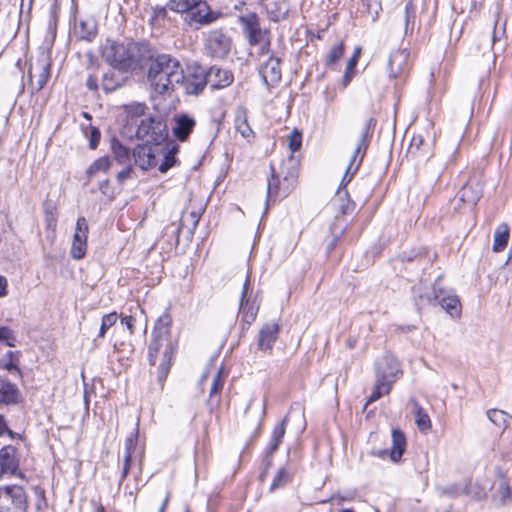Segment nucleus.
Listing matches in <instances>:
<instances>
[{"instance_id": "obj_1", "label": "nucleus", "mask_w": 512, "mask_h": 512, "mask_svg": "<svg viewBox=\"0 0 512 512\" xmlns=\"http://www.w3.org/2000/svg\"><path fill=\"white\" fill-rule=\"evenodd\" d=\"M147 77L154 92L160 95L169 94L183 80V68L178 59L161 54L151 60Z\"/></svg>"}, {"instance_id": "obj_2", "label": "nucleus", "mask_w": 512, "mask_h": 512, "mask_svg": "<svg viewBox=\"0 0 512 512\" xmlns=\"http://www.w3.org/2000/svg\"><path fill=\"white\" fill-rule=\"evenodd\" d=\"M376 382L366 406L390 393L392 386L402 376V370L397 359L391 354H385L375 363Z\"/></svg>"}, {"instance_id": "obj_3", "label": "nucleus", "mask_w": 512, "mask_h": 512, "mask_svg": "<svg viewBox=\"0 0 512 512\" xmlns=\"http://www.w3.org/2000/svg\"><path fill=\"white\" fill-rule=\"evenodd\" d=\"M297 177V162L292 155L282 162L279 172H276L271 165V177L267 185V199L276 200L287 197L294 189Z\"/></svg>"}, {"instance_id": "obj_4", "label": "nucleus", "mask_w": 512, "mask_h": 512, "mask_svg": "<svg viewBox=\"0 0 512 512\" xmlns=\"http://www.w3.org/2000/svg\"><path fill=\"white\" fill-rule=\"evenodd\" d=\"M174 347L170 339L152 335L148 347L149 363L152 366L158 364V379L163 381L170 370Z\"/></svg>"}, {"instance_id": "obj_5", "label": "nucleus", "mask_w": 512, "mask_h": 512, "mask_svg": "<svg viewBox=\"0 0 512 512\" xmlns=\"http://www.w3.org/2000/svg\"><path fill=\"white\" fill-rule=\"evenodd\" d=\"M440 284V280L438 279L435 281L432 287V292L426 294H419V304H440L441 307L451 316H459L461 312V304L458 297L450 293L449 291L443 289Z\"/></svg>"}, {"instance_id": "obj_6", "label": "nucleus", "mask_w": 512, "mask_h": 512, "mask_svg": "<svg viewBox=\"0 0 512 512\" xmlns=\"http://www.w3.org/2000/svg\"><path fill=\"white\" fill-rule=\"evenodd\" d=\"M231 46V37L223 28L210 30L204 38V48L206 54L212 58H226L230 53Z\"/></svg>"}, {"instance_id": "obj_7", "label": "nucleus", "mask_w": 512, "mask_h": 512, "mask_svg": "<svg viewBox=\"0 0 512 512\" xmlns=\"http://www.w3.org/2000/svg\"><path fill=\"white\" fill-rule=\"evenodd\" d=\"M26 493L21 486L11 485L0 488V512H25Z\"/></svg>"}, {"instance_id": "obj_8", "label": "nucleus", "mask_w": 512, "mask_h": 512, "mask_svg": "<svg viewBox=\"0 0 512 512\" xmlns=\"http://www.w3.org/2000/svg\"><path fill=\"white\" fill-rule=\"evenodd\" d=\"M241 22L248 34L250 45L262 44L261 54H268L270 50V33L268 30L261 28L257 15L249 14L241 17Z\"/></svg>"}, {"instance_id": "obj_9", "label": "nucleus", "mask_w": 512, "mask_h": 512, "mask_svg": "<svg viewBox=\"0 0 512 512\" xmlns=\"http://www.w3.org/2000/svg\"><path fill=\"white\" fill-rule=\"evenodd\" d=\"M103 56L115 68H127L133 60L131 46L118 42L108 43L104 47Z\"/></svg>"}, {"instance_id": "obj_10", "label": "nucleus", "mask_w": 512, "mask_h": 512, "mask_svg": "<svg viewBox=\"0 0 512 512\" xmlns=\"http://www.w3.org/2000/svg\"><path fill=\"white\" fill-rule=\"evenodd\" d=\"M223 13L212 10L210 5L204 0H194L191 4V10L188 15L189 23H196L200 26L210 25L220 18Z\"/></svg>"}, {"instance_id": "obj_11", "label": "nucleus", "mask_w": 512, "mask_h": 512, "mask_svg": "<svg viewBox=\"0 0 512 512\" xmlns=\"http://www.w3.org/2000/svg\"><path fill=\"white\" fill-rule=\"evenodd\" d=\"M375 124H376V120L374 118H369L365 124V126L363 127L362 129V132H361V135H360V138H359V141H358V144H357V147L354 151V154L351 158V161H350V164L349 166L347 167L346 169V172H345V175L342 179V182H341V185H346L352 178L353 174L351 176H348L349 174V171L351 169V167L353 166L354 162L356 161L357 157L361 154L360 156V160L358 161L354 171H356L364 157V154L366 152V149L368 147V144H369V139L372 135V132L374 130V127H375Z\"/></svg>"}, {"instance_id": "obj_12", "label": "nucleus", "mask_w": 512, "mask_h": 512, "mask_svg": "<svg viewBox=\"0 0 512 512\" xmlns=\"http://www.w3.org/2000/svg\"><path fill=\"white\" fill-rule=\"evenodd\" d=\"M137 136L147 137L153 142L160 143L167 136L166 125L160 119L145 117L138 124Z\"/></svg>"}, {"instance_id": "obj_13", "label": "nucleus", "mask_w": 512, "mask_h": 512, "mask_svg": "<svg viewBox=\"0 0 512 512\" xmlns=\"http://www.w3.org/2000/svg\"><path fill=\"white\" fill-rule=\"evenodd\" d=\"M28 77L33 90H42L50 77V63L48 59L46 57H41L35 62H31L29 65Z\"/></svg>"}, {"instance_id": "obj_14", "label": "nucleus", "mask_w": 512, "mask_h": 512, "mask_svg": "<svg viewBox=\"0 0 512 512\" xmlns=\"http://www.w3.org/2000/svg\"><path fill=\"white\" fill-rule=\"evenodd\" d=\"M207 85V75L204 68L195 66L185 75L178 87H182L187 94L196 95Z\"/></svg>"}, {"instance_id": "obj_15", "label": "nucleus", "mask_w": 512, "mask_h": 512, "mask_svg": "<svg viewBox=\"0 0 512 512\" xmlns=\"http://www.w3.org/2000/svg\"><path fill=\"white\" fill-rule=\"evenodd\" d=\"M389 77L396 79L406 75L410 69V53L407 49H397L391 53L388 65Z\"/></svg>"}, {"instance_id": "obj_16", "label": "nucleus", "mask_w": 512, "mask_h": 512, "mask_svg": "<svg viewBox=\"0 0 512 512\" xmlns=\"http://www.w3.org/2000/svg\"><path fill=\"white\" fill-rule=\"evenodd\" d=\"M88 224L85 217H79L73 236L70 254L74 259H82L87 248Z\"/></svg>"}, {"instance_id": "obj_17", "label": "nucleus", "mask_w": 512, "mask_h": 512, "mask_svg": "<svg viewBox=\"0 0 512 512\" xmlns=\"http://www.w3.org/2000/svg\"><path fill=\"white\" fill-rule=\"evenodd\" d=\"M259 74L263 80V83L267 87H274L281 80V68L280 59L277 57L270 56L268 60L261 64L259 68Z\"/></svg>"}, {"instance_id": "obj_18", "label": "nucleus", "mask_w": 512, "mask_h": 512, "mask_svg": "<svg viewBox=\"0 0 512 512\" xmlns=\"http://www.w3.org/2000/svg\"><path fill=\"white\" fill-rule=\"evenodd\" d=\"M18 467L16 448L11 445L2 447L0 449V478L16 474Z\"/></svg>"}, {"instance_id": "obj_19", "label": "nucleus", "mask_w": 512, "mask_h": 512, "mask_svg": "<svg viewBox=\"0 0 512 512\" xmlns=\"http://www.w3.org/2000/svg\"><path fill=\"white\" fill-rule=\"evenodd\" d=\"M406 448V439L404 433L399 429L392 430V447L389 450H379L377 452H373V455L378 457H385L387 455L390 456L393 462H398Z\"/></svg>"}, {"instance_id": "obj_20", "label": "nucleus", "mask_w": 512, "mask_h": 512, "mask_svg": "<svg viewBox=\"0 0 512 512\" xmlns=\"http://www.w3.org/2000/svg\"><path fill=\"white\" fill-rule=\"evenodd\" d=\"M280 325L277 322H269L262 326L259 331L258 347L260 350H271L278 338Z\"/></svg>"}, {"instance_id": "obj_21", "label": "nucleus", "mask_w": 512, "mask_h": 512, "mask_svg": "<svg viewBox=\"0 0 512 512\" xmlns=\"http://www.w3.org/2000/svg\"><path fill=\"white\" fill-rule=\"evenodd\" d=\"M206 75L207 84H210L213 89L225 88L233 82V74L218 66H212L208 71H206Z\"/></svg>"}, {"instance_id": "obj_22", "label": "nucleus", "mask_w": 512, "mask_h": 512, "mask_svg": "<svg viewBox=\"0 0 512 512\" xmlns=\"http://www.w3.org/2000/svg\"><path fill=\"white\" fill-rule=\"evenodd\" d=\"M270 20L280 22L288 16L289 6L286 0H262Z\"/></svg>"}, {"instance_id": "obj_23", "label": "nucleus", "mask_w": 512, "mask_h": 512, "mask_svg": "<svg viewBox=\"0 0 512 512\" xmlns=\"http://www.w3.org/2000/svg\"><path fill=\"white\" fill-rule=\"evenodd\" d=\"M133 157L135 164L142 170H147L156 164L153 150L148 145L136 146L133 150Z\"/></svg>"}, {"instance_id": "obj_24", "label": "nucleus", "mask_w": 512, "mask_h": 512, "mask_svg": "<svg viewBox=\"0 0 512 512\" xmlns=\"http://www.w3.org/2000/svg\"><path fill=\"white\" fill-rule=\"evenodd\" d=\"M482 191L478 184L467 183L457 194V200L467 205L474 207L481 198Z\"/></svg>"}, {"instance_id": "obj_25", "label": "nucleus", "mask_w": 512, "mask_h": 512, "mask_svg": "<svg viewBox=\"0 0 512 512\" xmlns=\"http://www.w3.org/2000/svg\"><path fill=\"white\" fill-rule=\"evenodd\" d=\"M21 400L19 389L6 379L0 378V403L16 404Z\"/></svg>"}, {"instance_id": "obj_26", "label": "nucleus", "mask_w": 512, "mask_h": 512, "mask_svg": "<svg viewBox=\"0 0 512 512\" xmlns=\"http://www.w3.org/2000/svg\"><path fill=\"white\" fill-rule=\"evenodd\" d=\"M137 439H138V424H136L134 431L125 440V454H124V463H123V470H122V474H121V480H124L129 473V470L131 467L132 453L135 450V447L137 444Z\"/></svg>"}, {"instance_id": "obj_27", "label": "nucleus", "mask_w": 512, "mask_h": 512, "mask_svg": "<svg viewBox=\"0 0 512 512\" xmlns=\"http://www.w3.org/2000/svg\"><path fill=\"white\" fill-rule=\"evenodd\" d=\"M194 127L195 121L193 118L187 115H181L176 118L175 126L173 127V134L178 140L185 141Z\"/></svg>"}, {"instance_id": "obj_28", "label": "nucleus", "mask_w": 512, "mask_h": 512, "mask_svg": "<svg viewBox=\"0 0 512 512\" xmlns=\"http://www.w3.org/2000/svg\"><path fill=\"white\" fill-rule=\"evenodd\" d=\"M410 404L412 405V410L415 416V423L418 429L421 432L427 433L432 427L429 415L424 411V409L415 399H410Z\"/></svg>"}, {"instance_id": "obj_29", "label": "nucleus", "mask_w": 512, "mask_h": 512, "mask_svg": "<svg viewBox=\"0 0 512 512\" xmlns=\"http://www.w3.org/2000/svg\"><path fill=\"white\" fill-rule=\"evenodd\" d=\"M235 128L241 136L248 141L254 138V131L248 123L247 111L245 108L238 109L235 117Z\"/></svg>"}, {"instance_id": "obj_30", "label": "nucleus", "mask_w": 512, "mask_h": 512, "mask_svg": "<svg viewBox=\"0 0 512 512\" xmlns=\"http://www.w3.org/2000/svg\"><path fill=\"white\" fill-rule=\"evenodd\" d=\"M97 32L96 23L93 19L80 20L75 24V34L83 39L91 41Z\"/></svg>"}, {"instance_id": "obj_31", "label": "nucleus", "mask_w": 512, "mask_h": 512, "mask_svg": "<svg viewBox=\"0 0 512 512\" xmlns=\"http://www.w3.org/2000/svg\"><path fill=\"white\" fill-rule=\"evenodd\" d=\"M286 424L287 417L275 426L270 443L267 447V454H273L278 449L286 432Z\"/></svg>"}, {"instance_id": "obj_32", "label": "nucleus", "mask_w": 512, "mask_h": 512, "mask_svg": "<svg viewBox=\"0 0 512 512\" xmlns=\"http://www.w3.org/2000/svg\"><path fill=\"white\" fill-rule=\"evenodd\" d=\"M509 240V227L507 224L499 225L494 233L493 251L500 252L505 249Z\"/></svg>"}, {"instance_id": "obj_33", "label": "nucleus", "mask_w": 512, "mask_h": 512, "mask_svg": "<svg viewBox=\"0 0 512 512\" xmlns=\"http://www.w3.org/2000/svg\"><path fill=\"white\" fill-rule=\"evenodd\" d=\"M19 354L18 351H8L0 362V365L4 369L18 376L21 374L19 369Z\"/></svg>"}, {"instance_id": "obj_34", "label": "nucleus", "mask_w": 512, "mask_h": 512, "mask_svg": "<svg viewBox=\"0 0 512 512\" xmlns=\"http://www.w3.org/2000/svg\"><path fill=\"white\" fill-rule=\"evenodd\" d=\"M171 323V316L168 313L162 314L155 323L152 335L169 339Z\"/></svg>"}, {"instance_id": "obj_35", "label": "nucleus", "mask_w": 512, "mask_h": 512, "mask_svg": "<svg viewBox=\"0 0 512 512\" xmlns=\"http://www.w3.org/2000/svg\"><path fill=\"white\" fill-rule=\"evenodd\" d=\"M112 153L115 160L123 165L130 164V152L118 141L112 142Z\"/></svg>"}, {"instance_id": "obj_36", "label": "nucleus", "mask_w": 512, "mask_h": 512, "mask_svg": "<svg viewBox=\"0 0 512 512\" xmlns=\"http://www.w3.org/2000/svg\"><path fill=\"white\" fill-rule=\"evenodd\" d=\"M167 5L164 7L156 6L152 8L151 17L149 20L150 25L153 27L164 26V21L168 19Z\"/></svg>"}, {"instance_id": "obj_37", "label": "nucleus", "mask_w": 512, "mask_h": 512, "mask_svg": "<svg viewBox=\"0 0 512 512\" xmlns=\"http://www.w3.org/2000/svg\"><path fill=\"white\" fill-rule=\"evenodd\" d=\"M494 499L501 505H506L512 500V490L506 481H501L499 487L494 495Z\"/></svg>"}, {"instance_id": "obj_38", "label": "nucleus", "mask_w": 512, "mask_h": 512, "mask_svg": "<svg viewBox=\"0 0 512 512\" xmlns=\"http://www.w3.org/2000/svg\"><path fill=\"white\" fill-rule=\"evenodd\" d=\"M194 3V0H169L167 2V8L170 11L180 13V14H187L189 15V12L191 10V4Z\"/></svg>"}, {"instance_id": "obj_39", "label": "nucleus", "mask_w": 512, "mask_h": 512, "mask_svg": "<svg viewBox=\"0 0 512 512\" xmlns=\"http://www.w3.org/2000/svg\"><path fill=\"white\" fill-rule=\"evenodd\" d=\"M489 420L495 425L501 427L506 426L509 415L502 410L491 409L487 412Z\"/></svg>"}, {"instance_id": "obj_40", "label": "nucleus", "mask_w": 512, "mask_h": 512, "mask_svg": "<svg viewBox=\"0 0 512 512\" xmlns=\"http://www.w3.org/2000/svg\"><path fill=\"white\" fill-rule=\"evenodd\" d=\"M110 167V160L108 157H101L93 162L92 165L87 169V174L89 177L93 176L95 173L99 171L106 172Z\"/></svg>"}, {"instance_id": "obj_41", "label": "nucleus", "mask_w": 512, "mask_h": 512, "mask_svg": "<svg viewBox=\"0 0 512 512\" xmlns=\"http://www.w3.org/2000/svg\"><path fill=\"white\" fill-rule=\"evenodd\" d=\"M116 77L117 75L114 71L104 74L102 87L106 92H112L119 87L120 82Z\"/></svg>"}, {"instance_id": "obj_42", "label": "nucleus", "mask_w": 512, "mask_h": 512, "mask_svg": "<svg viewBox=\"0 0 512 512\" xmlns=\"http://www.w3.org/2000/svg\"><path fill=\"white\" fill-rule=\"evenodd\" d=\"M117 319H118V316H117V314L115 312L109 313V314H105L102 317V321H101V326H100V330H99V333H98V337L103 338L105 336L107 330L110 327H112L113 325H115Z\"/></svg>"}, {"instance_id": "obj_43", "label": "nucleus", "mask_w": 512, "mask_h": 512, "mask_svg": "<svg viewBox=\"0 0 512 512\" xmlns=\"http://www.w3.org/2000/svg\"><path fill=\"white\" fill-rule=\"evenodd\" d=\"M289 479L290 475L287 470L284 467L280 468L272 481L270 490L273 491L279 487L284 486L289 481Z\"/></svg>"}, {"instance_id": "obj_44", "label": "nucleus", "mask_w": 512, "mask_h": 512, "mask_svg": "<svg viewBox=\"0 0 512 512\" xmlns=\"http://www.w3.org/2000/svg\"><path fill=\"white\" fill-rule=\"evenodd\" d=\"M301 145H302L301 133H299L298 131L294 130L288 136V146H289V149L293 153V152L298 151L301 148Z\"/></svg>"}, {"instance_id": "obj_45", "label": "nucleus", "mask_w": 512, "mask_h": 512, "mask_svg": "<svg viewBox=\"0 0 512 512\" xmlns=\"http://www.w3.org/2000/svg\"><path fill=\"white\" fill-rule=\"evenodd\" d=\"M343 53H344L343 44L333 46L330 49L329 54L327 56V63L335 64L343 56Z\"/></svg>"}, {"instance_id": "obj_46", "label": "nucleus", "mask_w": 512, "mask_h": 512, "mask_svg": "<svg viewBox=\"0 0 512 512\" xmlns=\"http://www.w3.org/2000/svg\"><path fill=\"white\" fill-rule=\"evenodd\" d=\"M224 385V380L222 376V370L220 369L213 377L212 386L210 389V397H213L215 394H218Z\"/></svg>"}, {"instance_id": "obj_47", "label": "nucleus", "mask_w": 512, "mask_h": 512, "mask_svg": "<svg viewBox=\"0 0 512 512\" xmlns=\"http://www.w3.org/2000/svg\"><path fill=\"white\" fill-rule=\"evenodd\" d=\"M367 6V12L371 16L372 20H376L379 12L382 10L380 0H365Z\"/></svg>"}, {"instance_id": "obj_48", "label": "nucleus", "mask_w": 512, "mask_h": 512, "mask_svg": "<svg viewBox=\"0 0 512 512\" xmlns=\"http://www.w3.org/2000/svg\"><path fill=\"white\" fill-rule=\"evenodd\" d=\"M414 20H415V15L411 11V4L408 3V4H406L405 11H404L405 33H408L409 30L410 31L413 30Z\"/></svg>"}, {"instance_id": "obj_49", "label": "nucleus", "mask_w": 512, "mask_h": 512, "mask_svg": "<svg viewBox=\"0 0 512 512\" xmlns=\"http://www.w3.org/2000/svg\"><path fill=\"white\" fill-rule=\"evenodd\" d=\"M249 289H250V280H249V277H247L246 281L243 285V290H242V294H241L240 305H239L240 312H244V310L246 309V306L249 302V299L247 297Z\"/></svg>"}, {"instance_id": "obj_50", "label": "nucleus", "mask_w": 512, "mask_h": 512, "mask_svg": "<svg viewBox=\"0 0 512 512\" xmlns=\"http://www.w3.org/2000/svg\"><path fill=\"white\" fill-rule=\"evenodd\" d=\"M0 341H6L8 346L13 347L15 345V336L12 330L7 327H0Z\"/></svg>"}, {"instance_id": "obj_51", "label": "nucleus", "mask_w": 512, "mask_h": 512, "mask_svg": "<svg viewBox=\"0 0 512 512\" xmlns=\"http://www.w3.org/2000/svg\"><path fill=\"white\" fill-rule=\"evenodd\" d=\"M175 162V156L171 152L167 153L164 161L159 165V171L161 173H166L171 167L175 165Z\"/></svg>"}, {"instance_id": "obj_52", "label": "nucleus", "mask_w": 512, "mask_h": 512, "mask_svg": "<svg viewBox=\"0 0 512 512\" xmlns=\"http://www.w3.org/2000/svg\"><path fill=\"white\" fill-rule=\"evenodd\" d=\"M101 138V133L98 128L91 126L89 133V146L91 149H96Z\"/></svg>"}, {"instance_id": "obj_53", "label": "nucleus", "mask_w": 512, "mask_h": 512, "mask_svg": "<svg viewBox=\"0 0 512 512\" xmlns=\"http://www.w3.org/2000/svg\"><path fill=\"white\" fill-rule=\"evenodd\" d=\"M423 142H424V139L421 135L413 136V138L411 140L409 152L411 154H415L417 151L420 150Z\"/></svg>"}, {"instance_id": "obj_54", "label": "nucleus", "mask_w": 512, "mask_h": 512, "mask_svg": "<svg viewBox=\"0 0 512 512\" xmlns=\"http://www.w3.org/2000/svg\"><path fill=\"white\" fill-rule=\"evenodd\" d=\"M157 494H159L160 496H162V503H161V506L158 510V512H165V509L170 501V497H171V492L167 489H165L163 492H159L157 491L154 495V497L157 496Z\"/></svg>"}, {"instance_id": "obj_55", "label": "nucleus", "mask_w": 512, "mask_h": 512, "mask_svg": "<svg viewBox=\"0 0 512 512\" xmlns=\"http://www.w3.org/2000/svg\"><path fill=\"white\" fill-rule=\"evenodd\" d=\"M126 165L127 166L124 169H122L120 172H118V174H117V180L119 183H122L126 179H129L132 177L133 169L130 164H126Z\"/></svg>"}, {"instance_id": "obj_56", "label": "nucleus", "mask_w": 512, "mask_h": 512, "mask_svg": "<svg viewBox=\"0 0 512 512\" xmlns=\"http://www.w3.org/2000/svg\"><path fill=\"white\" fill-rule=\"evenodd\" d=\"M5 435H8L11 438H14V433L12 430L9 429L4 416L0 415V436L2 437Z\"/></svg>"}, {"instance_id": "obj_57", "label": "nucleus", "mask_w": 512, "mask_h": 512, "mask_svg": "<svg viewBox=\"0 0 512 512\" xmlns=\"http://www.w3.org/2000/svg\"><path fill=\"white\" fill-rule=\"evenodd\" d=\"M136 319L133 316H125L121 319V323L126 326L130 334L134 333V324Z\"/></svg>"}, {"instance_id": "obj_58", "label": "nucleus", "mask_w": 512, "mask_h": 512, "mask_svg": "<svg viewBox=\"0 0 512 512\" xmlns=\"http://www.w3.org/2000/svg\"><path fill=\"white\" fill-rule=\"evenodd\" d=\"M7 279L4 276L0 275V297H4L7 295Z\"/></svg>"}, {"instance_id": "obj_59", "label": "nucleus", "mask_w": 512, "mask_h": 512, "mask_svg": "<svg viewBox=\"0 0 512 512\" xmlns=\"http://www.w3.org/2000/svg\"><path fill=\"white\" fill-rule=\"evenodd\" d=\"M358 59L357 54H353V56L348 60L346 70L352 71L355 69L357 65Z\"/></svg>"}, {"instance_id": "obj_60", "label": "nucleus", "mask_w": 512, "mask_h": 512, "mask_svg": "<svg viewBox=\"0 0 512 512\" xmlns=\"http://www.w3.org/2000/svg\"><path fill=\"white\" fill-rule=\"evenodd\" d=\"M189 216L191 217L192 227L195 228L197 226L198 222H199L200 216H199L198 213H195V212H191L189 214ZM187 217H188V215H184L183 216V222L186 221Z\"/></svg>"}, {"instance_id": "obj_61", "label": "nucleus", "mask_w": 512, "mask_h": 512, "mask_svg": "<svg viewBox=\"0 0 512 512\" xmlns=\"http://www.w3.org/2000/svg\"><path fill=\"white\" fill-rule=\"evenodd\" d=\"M86 85L92 91L97 90L96 79L91 76L87 79Z\"/></svg>"}, {"instance_id": "obj_62", "label": "nucleus", "mask_w": 512, "mask_h": 512, "mask_svg": "<svg viewBox=\"0 0 512 512\" xmlns=\"http://www.w3.org/2000/svg\"><path fill=\"white\" fill-rule=\"evenodd\" d=\"M352 77H353V72L346 70L345 75L343 77V85H344V87H346L349 84V82L351 81Z\"/></svg>"}, {"instance_id": "obj_63", "label": "nucleus", "mask_w": 512, "mask_h": 512, "mask_svg": "<svg viewBox=\"0 0 512 512\" xmlns=\"http://www.w3.org/2000/svg\"><path fill=\"white\" fill-rule=\"evenodd\" d=\"M144 110H145V106L142 105V104H138L136 107H135V113L136 114H144Z\"/></svg>"}, {"instance_id": "obj_64", "label": "nucleus", "mask_w": 512, "mask_h": 512, "mask_svg": "<svg viewBox=\"0 0 512 512\" xmlns=\"http://www.w3.org/2000/svg\"><path fill=\"white\" fill-rule=\"evenodd\" d=\"M342 195L344 196H347V191L345 189H342L341 187L339 188L338 192H337V196L338 198H341Z\"/></svg>"}]
</instances>
